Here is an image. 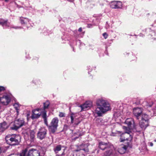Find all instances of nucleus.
<instances>
[{"instance_id":"obj_1","label":"nucleus","mask_w":156,"mask_h":156,"mask_svg":"<svg viewBox=\"0 0 156 156\" xmlns=\"http://www.w3.org/2000/svg\"><path fill=\"white\" fill-rule=\"evenodd\" d=\"M97 107L95 112L98 116L111 109L110 105L107 101L102 98L98 99L96 102Z\"/></svg>"},{"instance_id":"obj_2","label":"nucleus","mask_w":156,"mask_h":156,"mask_svg":"<svg viewBox=\"0 0 156 156\" xmlns=\"http://www.w3.org/2000/svg\"><path fill=\"white\" fill-rule=\"evenodd\" d=\"M5 139L8 144L13 146L19 144L20 140V137L18 135H8L6 136Z\"/></svg>"},{"instance_id":"obj_3","label":"nucleus","mask_w":156,"mask_h":156,"mask_svg":"<svg viewBox=\"0 0 156 156\" xmlns=\"http://www.w3.org/2000/svg\"><path fill=\"white\" fill-rule=\"evenodd\" d=\"M122 128L125 130V133H122L121 135L120 140L121 142H123L125 140L129 141H131L133 137L131 135V131L129 128L125 126H123Z\"/></svg>"},{"instance_id":"obj_4","label":"nucleus","mask_w":156,"mask_h":156,"mask_svg":"<svg viewBox=\"0 0 156 156\" xmlns=\"http://www.w3.org/2000/svg\"><path fill=\"white\" fill-rule=\"evenodd\" d=\"M59 120L57 117H55L51 120L50 124L48 126V129L50 133H54L57 129Z\"/></svg>"},{"instance_id":"obj_5","label":"nucleus","mask_w":156,"mask_h":156,"mask_svg":"<svg viewBox=\"0 0 156 156\" xmlns=\"http://www.w3.org/2000/svg\"><path fill=\"white\" fill-rule=\"evenodd\" d=\"M83 152L85 153L88 152L89 151V150L87 146H86L85 144H82L79 146L77 147V148L74 151V152L77 153L78 152L77 154H80L79 156H84Z\"/></svg>"},{"instance_id":"obj_6","label":"nucleus","mask_w":156,"mask_h":156,"mask_svg":"<svg viewBox=\"0 0 156 156\" xmlns=\"http://www.w3.org/2000/svg\"><path fill=\"white\" fill-rule=\"evenodd\" d=\"M149 116L146 114L142 115V120L140 123V126L143 129H145L148 126Z\"/></svg>"},{"instance_id":"obj_7","label":"nucleus","mask_w":156,"mask_h":156,"mask_svg":"<svg viewBox=\"0 0 156 156\" xmlns=\"http://www.w3.org/2000/svg\"><path fill=\"white\" fill-rule=\"evenodd\" d=\"M35 132L33 130H28L24 136L26 140H30L31 142H34L35 139Z\"/></svg>"},{"instance_id":"obj_8","label":"nucleus","mask_w":156,"mask_h":156,"mask_svg":"<svg viewBox=\"0 0 156 156\" xmlns=\"http://www.w3.org/2000/svg\"><path fill=\"white\" fill-rule=\"evenodd\" d=\"M24 121L23 119H18L15 121L13 126L11 128L12 130H16L22 126L24 124Z\"/></svg>"},{"instance_id":"obj_9","label":"nucleus","mask_w":156,"mask_h":156,"mask_svg":"<svg viewBox=\"0 0 156 156\" xmlns=\"http://www.w3.org/2000/svg\"><path fill=\"white\" fill-rule=\"evenodd\" d=\"M47 133V130L45 127H41L37 133V137L41 140L45 138Z\"/></svg>"},{"instance_id":"obj_10","label":"nucleus","mask_w":156,"mask_h":156,"mask_svg":"<svg viewBox=\"0 0 156 156\" xmlns=\"http://www.w3.org/2000/svg\"><path fill=\"white\" fill-rule=\"evenodd\" d=\"M43 112L41 109L39 108L33 110L31 118L33 119L39 118L41 115H43V112Z\"/></svg>"},{"instance_id":"obj_11","label":"nucleus","mask_w":156,"mask_h":156,"mask_svg":"<svg viewBox=\"0 0 156 156\" xmlns=\"http://www.w3.org/2000/svg\"><path fill=\"white\" fill-rule=\"evenodd\" d=\"M128 147H131V145L128 144L127 145L123 144L119 146L117 148L118 152L120 154H123L126 153L127 149Z\"/></svg>"},{"instance_id":"obj_12","label":"nucleus","mask_w":156,"mask_h":156,"mask_svg":"<svg viewBox=\"0 0 156 156\" xmlns=\"http://www.w3.org/2000/svg\"><path fill=\"white\" fill-rule=\"evenodd\" d=\"M92 103L91 101H87L82 105H80L79 107L81 108V111H86L90 109L92 107Z\"/></svg>"},{"instance_id":"obj_13","label":"nucleus","mask_w":156,"mask_h":156,"mask_svg":"<svg viewBox=\"0 0 156 156\" xmlns=\"http://www.w3.org/2000/svg\"><path fill=\"white\" fill-rule=\"evenodd\" d=\"M110 7L112 9H119L122 6V2L120 1H113L110 3Z\"/></svg>"},{"instance_id":"obj_14","label":"nucleus","mask_w":156,"mask_h":156,"mask_svg":"<svg viewBox=\"0 0 156 156\" xmlns=\"http://www.w3.org/2000/svg\"><path fill=\"white\" fill-rule=\"evenodd\" d=\"M39 152L37 150L31 149L29 151L26 156H40Z\"/></svg>"},{"instance_id":"obj_15","label":"nucleus","mask_w":156,"mask_h":156,"mask_svg":"<svg viewBox=\"0 0 156 156\" xmlns=\"http://www.w3.org/2000/svg\"><path fill=\"white\" fill-rule=\"evenodd\" d=\"M142 112V109L141 108H136L133 109V113L134 115L137 119L140 116Z\"/></svg>"},{"instance_id":"obj_16","label":"nucleus","mask_w":156,"mask_h":156,"mask_svg":"<svg viewBox=\"0 0 156 156\" xmlns=\"http://www.w3.org/2000/svg\"><path fill=\"white\" fill-rule=\"evenodd\" d=\"M71 119V122L72 123H74L76 125H78L80 122V121L78 118L76 117L75 115L74 114L72 113L70 116Z\"/></svg>"},{"instance_id":"obj_17","label":"nucleus","mask_w":156,"mask_h":156,"mask_svg":"<svg viewBox=\"0 0 156 156\" xmlns=\"http://www.w3.org/2000/svg\"><path fill=\"white\" fill-rule=\"evenodd\" d=\"M111 145H112L104 142H100L99 143V147L100 149L104 150L105 149H108Z\"/></svg>"},{"instance_id":"obj_18","label":"nucleus","mask_w":156,"mask_h":156,"mask_svg":"<svg viewBox=\"0 0 156 156\" xmlns=\"http://www.w3.org/2000/svg\"><path fill=\"white\" fill-rule=\"evenodd\" d=\"M0 100L1 102L4 105H7L10 101V100L9 97L6 95L0 98Z\"/></svg>"},{"instance_id":"obj_19","label":"nucleus","mask_w":156,"mask_h":156,"mask_svg":"<svg viewBox=\"0 0 156 156\" xmlns=\"http://www.w3.org/2000/svg\"><path fill=\"white\" fill-rule=\"evenodd\" d=\"M142 105L147 108L150 107L153 105V101L151 100H147L144 101L142 103Z\"/></svg>"},{"instance_id":"obj_20","label":"nucleus","mask_w":156,"mask_h":156,"mask_svg":"<svg viewBox=\"0 0 156 156\" xmlns=\"http://www.w3.org/2000/svg\"><path fill=\"white\" fill-rule=\"evenodd\" d=\"M125 123L128 126V127L127 128H129V130H130V127L132 125L134 124V121L132 118H128L126 119Z\"/></svg>"},{"instance_id":"obj_21","label":"nucleus","mask_w":156,"mask_h":156,"mask_svg":"<svg viewBox=\"0 0 156 156\" xmlns=\"http://www.w3.org/2000/svg\"><path fill=\"white\" fill-rule=\"evenodd\" d=\"M8 126L7 123L4 122L0 123V130L3 131L8 128Z\"/></svg>"},{"instance_id":"obj_22","label":"nucleus","mask_w":156,"mask_h":156,"mask_svg":"<svg viewBox=\"0 0 156 156\" xmlns=\"http://www.w3.org/2000/svg\"><path fill=\"white\" fill-rule=\"evenodd\" d=\"M42 112H43V115H42V116L44 119V123L47 126H48V122L46 117V111L44 110V111Z\"/></svg>"},{"instance_id":"obj_23","label":"nucleus","mask_w":156,"mask_h":156,"mask_svg":"<svg viewBox=\"0 0 156 156\" xmlns=\"http://www.w3.org/2000/svg\"><path fill=\"white\" fill-rule=\"evenodd\" d=\"M0 25H2L3 26H6L9 27V23H8L7 20L2 19L0 20Z\"/></svg>"},{"instance_id":"obj_24","label":"nucleus","mask_w":156,"mask_h":156,"mask_svg":"<svg viewBox=\"0 0 156 156\" xmlns=\"http://www.w3.org/2000/svg\"><path fill=\"white\" fill-rule=\"evenodd\" d=\"M61 145H58L54 148L53 150L55 154H57L58 151H61Z\"/></svg>"},{"instance_id":"obj_25","label":"nucleus","mask_w":156,"mask_h":156,"mask_svg":"<svg viewBox=\"0 0 156 156\" xmlns=\"http://www.w3.org/2000/svg\"><path fill=\"white\" fill-rule=\"evenodd\" d=\"M20 20L22 24H25L29 21L28 19L26 18L21 17Z\"/></svg>"},{"instance_id":"obj_26","label":"nucleus","mask_w":156,"mask_h":156,"mask_svg":"<svg viewBox=\"0 0 156 156\" xmlns=\"http://www.w3.org/2000/svg\"><path fill=\"white\" fill-rule=\"evenodd\" d=\"M50 104L49 102L47 101L45 102L44 103V109H41L42 111L43 112L44 110H45L46 109H47L48 108L49 105Z\"/></svg>"},{"instance_id":"obj_27","label":"nucleus","mask_w":156,"mask_h":156,"mask_svg":"<svg viewBox=\"0 0 156 156\" xmlns=\"http://www.w3.org/2000/svg\"><path fill=\"white\" fill-rule=\"evenodd\" d=\"M13 106L14 108H15L16 110V112L17 114H18L19 113V110L20 108L19 105L18 103H15L13 105Z\"/></svg>"},{"instance_id":"obj_28","label":"nucleus","mask_w":156,"mask_h":156,"mask_svg":"<svg viewBox=\"0 0 156 156\" xmlns=\"http://www.w3.org/2000/svg\"><path fill=\"white\" fill-rule=\"evenodd\" d=\"M27 153V150H25L23 151L19 155L16 156H16H26V154Z\"/></svg>"},{"instance_id":"obj_29","label":"nucleus","mask_w":156,"mask_h":156,"mask_svg":"<svg viewBox=\"0 0 156 156\" xmlns=\"http://www.w3.org/2000/svg\"><path fill=\"white\" fill-rule=\"evenodd\" d=\"M59 116L60 117H65V114L63 112H60Z\"/></svg>"},{"instance_id":"obj_30","label":"nucleus","mask_w":156,"mask_h":156,"mask_svg":"<svg viewBox=\"0 0 156 156\" xmlns=\"http://www.w3.org/2000/svg\"><path fill=\"white\" fill-rule=\"evenodd\" d=\"M5 90V87L0 86V92L3 91Z\"/></svg>"},{"instance_id":"obj_31","label":"nucleus","mask_w":156,"mask_h":156,"mask_svg":"<svg viewBox=\"0 0 156 156\" xmlns=\"http://www.w3.org/2000/svg\"><path fill=\"white\" fill-rule=\"evenodd\" d=\"M103 35L105 39L107 38L108 36V35L106 33H104L103 34Z\"/></svg>"},{"instance_id":"obj_32","label":"nucleus","mask_w":156,"mask_h":156,"mask_svg":"<svg viewBox=\"0 0 156 156\" xmlns=\"http://www.w3.org/2000/svg\"><path fill=\"white\" fill-rule=\"evenodd\" d=\"M65 154L64 152H63L61 154H56V156H64Z\"/></svg>"},{"instance_id":"obj_33","label":"nucleus","mask_w":156,"mask_h":156,"mask_svg":"<svg viewBox=\"0 0 156 156\" xmlns=\"http://www.w3.org/2000/svg\"><path fill=\"white\" fill-rule=\"evenodd\" d=\"M154 113L156 114V105L154 108L153 109Z\"/></svg>"},{"instance_id":"obj_34","label":"nucleus","mask_w":156,"mask_h":156,"mask_svg":"<svg viewBox=\"0 0 156 156\" xmlns=\"http://www.w3.org/2000/svg\"><path fill=\"white\" fill-rule=\"evenodd\" d=\"M149 145H150V146H153V143L152 142H150L149 143Z\"/></svg>"},{"instance_id":"obj_35","label":"nucleus","mask_w":156,"mask_h":156,"mask_svg":"<svg viewBox=\"0 0 156 156\" xmlns=\"http://www.w3.org/2000/svg\"><path fill=\"white\" fill-rule=\"evenodd\" d=\"M8 156H16V155L14 154H12L9 155Z\"/></svg>"},{"instance_id":"obj_36","label":"nucleus","mask_w":156,"mask_h":156,"mask_svg":"<svg viewBox=\"0 0 156 156\" xmlns=\"http://www.w3.org/2000/svg\"><path fill=\"white\" fill-rule=\"evenodd\" d=\"M82 29L81 27L80 28L78 29V31L79 32H81L82 31Z\"/></svg>"},{"instance_id":"obj_37","label":"nucleus","mask_w":156,"mask_h":156,"mask_svg":"<svg viewBox=\"0 0 156 156\" xmlns=\"http://www.w3.org/2000/svg\"><path fill=\"white\" fill-rule=\"evenodd\" d=\"M125 137H129V136H125Z\"/></svg>"},{"instance_id":"obj_38","label":"nucleus","mask_w":156,"mask_h":156,"mask_svg":"<svg viewBox=\"0 0 156 156\" xmlns=\"http://www.w3.org/2000/svg\"><path fill=\"white\" fill-rule=\"evenodd\" d=\"M5 2H8L9 1V0H5Z\"/></svg>"},{"instance_id":"obj_39","label":"nucleus","mask_w":156,"mask_h":156,"mask_svg":"<svg viewBox=\"0 0 156 156\" xmlns=\"http://www.w3.org/2000/svg\"><path fill=\"white\" fill-rule=\"evenodd\" d=\"M1 147H0V154L1 153Z\"/></svg>"},{"instance_id":"obj_40","label":"nucleus","mask_w":156,"mask_h":156,"mask_svg":"<svg viewBox=\"0 0 156 156\" xmlns=\"http://www.w3.org/2000/svg\"><path fill=\"white\" fill-rule=\"evenodd\" d=\"M68 1H72V0H68Z\"/></svg>"},{"instance_id":"obj_41","label":"nucleus","mask_w":156,"mask_h":156,"mask_svg":"<svg viewBox=\"0 0 156 156\" xmlns=\"http://www.w3.org/2000/svg\"><path fill=\"white\" fill-rule=\"evenodd\" d=\"M143 125L144 126L145 125L144 124H143Z\"/></svg>"}]
</instances>
